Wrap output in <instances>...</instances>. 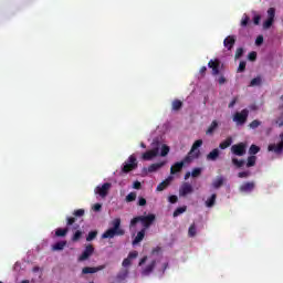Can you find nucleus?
Returning <instances> with one entry per match:
<instances>
[{
	"instance_id": "1",
	"label": "nucleus",
	"mask_w": 283,
	"mask_h": 283,
	"mask_svg": "<svg viewBox=\"0 0 283 283\" xmlns=\"http://www.w3.org/2000/svg\"><path fill=\"white\" fill-rule=\"evenodd\" d=\"M138 222H140V224L143 226L142 229H144V231H147V229H149V227H151L154 222H156V214L149 213L147 216L135 217L130 220L129 228L134 229V227H136Z\"/></svg>"
},
{
	"instance_id": "2",
	"label": "nucleus",
	"mask_w": 283,
	"mask_h": 283,
	"mask_svg": "<svg viewBox=\"0 0 283 283\" xmlns=\"http://www.w3.org/2000/svg\"><path fill=\"white\" fill-rule=\"evenodd\" d=\"M116 235H125V230L120 228V219L118 218L112 221V228H109L102 234V239L112 240V238H116Z\"/></svg>"
},
{
	"instance_id": "3",
	"label": "nucleus",
	"mask_w": 283,
	"mask_h": 283,
	"mask_svg": "<svg viewBox=\"0 0 283 283\" xmlns=\"http://www.w3.org/2000/svg\"><path fill=\"white\" fill-rule=\"evenodd\" d=\"M136 169H138V159H136V156L130 155L128 159L123 164L119 176H125V174H129Z\"/></svg>"
},
{
	"instance_id": "4",
	"label": "nucleus",
	"mask_w": 283,
	"mask_h": 283,
	"mask_svg": "<svg viewBox=\"0 0 283 283\" xmlns=\"http://www.w3.org/2000/svg\"><path fill=\"white\" fill-rule=\"evenodd\" d=\"M199 147H202V139H198L192 144L190 151L185 157V163H191L197 160V158H200V149H198Z\"/></svg>"
},
{
	"instance_id": "5",
	"label": "nucleus",
	"mask_w": 283,
	"mask_h": 283,
	"mask_svg": "<svg viewBox=\"0 0 283 283\" xmlns=\"http://www.w3.org/2000/svg\"><path fill=\"white\" fill-rule=\"evenodd\" d=\"M249 118V109L244 108L241 112L234 113L232 120L237 123V125H244Z\"/></svg>"
},
{
	"instance_id": "6",
	"label": "nucleus",
	"mask_w": 283,
	"mask_h": 283,
	"mask_svg": "<svg viewBox=\"0 0 283 283\" xmlns=\"http://www.w3.org/2000/svg\"><path fill=\"white\" fill-rule=\"evenodd\" d=\"M230 151L233 154V156H244L247 154V144H234L231 146Z\"/></svg>"
},
{
	"instance_id": "7",
	"label": "nucleus",
	"mask_w": 283,
	"mask_h": 283,
	"mask_svg": "<svg viewBox=\"0 0 283 283\" xmlns=\"http://www.w3.org/2000/svg\"><path fill=\"white\" fill-rule=\"evenodd\" d=\"M281 142L279 144H270L268 146V151H272L273 154H276V156H280L283 151V133L280 135Z\"/></svg>"
},
{
	"instance_id": "8",
	"label": "nucleus",
	"mask_w": 283,
	"mask_h": 283,
	"mask_svg": "<svg viewBox=\"0 0 283 283\" xmlns=\"http://www.w3.org/2000/svg\"><path fill=\"white\" fill-rule=\"evenodd\" d=\"M94 255V245L88 244L85 247L84 251L82 254L78 256V262H85V260H90Z\"/></svg>"
},
{
	"instance_id": "9",
	"label": "nucleus",
	"mask_w": 283,
	"mask_h": 283,
	"mask_svg": "<svg viewBox=\"0 0 283 283\" xmlns=\"http://www.w3.org/2000/svg\"><path fill=\"white\" fill-rule=\"evenodd\" d=\"M191 193H193V186L189 182H184L179 188L180 198H187Z\"/></svg>"
},
{
	"instance_id": "10",
	"label": "nucleus",
	"mask_w": 283,
	"mask_h": 283,
	"mask_svg": "<svg viewBox=\"0 0 283 283\" xmlns=\"http://www.w3.org/2000/svg\"><path fill=\"white\" fill-rule=\"evenodd\" d=\"M109 189H112V184L105 182L102 186L96 187L95 193L101 196V198H106L107 193H109Z\"/></svg>"
},
{
	"instance_id": "11",
	"label": "nucleus",
	"mask_w": 283,
	"mask_h": 283,
	"mask_svg": "<svg viewBox=\"0 0 283 283\" xmlns=\"http://www.w3.org/2000/svg\"><path fill=\"white\" fill-rule=\"evenodd\" d=\"M73 216L74 217L66 218V227H72V224L76 222V218H83L85 216V210L83 209L74 210Z\"/></svg>"
},
{
	"instance_id": "12",
	"label": "nucleus",
	"mask_w": 283,
	"mask_h": 283,
	"mask_svg": "<svg viewBox=\"0 0 283 283\" xmlns=\"http://www.w3.org/2000/svg\"><path fill=\"white\" fill-rule=\"evenodd\" d=\"M158 154H160V147L159 146L144 153L142 155V160H154V158H156V156H158Z\"/></svg>"
},
{
	"instance_id": "13",
	"label": "nucleus",
	"mask_w": 283,
	"mask_h": 283,
	"mask_svg": "<svg viewBox=\"0 0 283 283\" xmlns=\"http://www.w3.org/2000/svg\"><path fill=\"white\" fill-rule=\"evenodd\" d=\"M189 163L190 161H185V158L182 161L175 163V165L171 166V168H170L171 176H174L176 174H180V171H182V167H185V165H189Z\"/></svg>"
},
{
	"instance_id": "14",
	"label": "nucleus",
	"mask_w": 283,
	"mask_h": 283,
	"mask_svg": "<svg viewBox=\"0 0 283 283\" xmlns=\"http://www.w3.org/2000/svg\"><path fill=\"white\" fill-rule=\"evenodd\" d=\"M253 189H255V182L248 181L240 186L239 191H241V193H251Z\"/></svg>"
},
{
	"instance_id": "15",
	"label": "nucleus",
	"mask_w": 283,
	"mask_h": 283,
	"mask_svg": "<svg viewBox=\"0 0 283 283\" xmlns=\"http://www.w3.org/2000/svg\"><path fill=\"white\" fill-rule=\"evenodd\" d=\"M106 268V265H99L95 268L85 266L82 269L83 275H87L90 273H98V271H103Z\"/></svg>"
},
{
	"instance_id": "16",
	"label": "nucleus",
	"mask_w": 283,
	"mask_h": 283,
	"mask_svg": "<svg viewBox=\"0 0 283 283\" xmlns=\"http://www.w3.org/2000/svg\"><path fill=\"white\" fill-rule=\"evenodd\" d=\"M223 45L227 50H233V45H235V35H228L223 40Z\"/></svg>"
},
{
	"instance_id": "17",
	"label": "nucleus",
	"mask_w": 283,
	"mask_h": 283,
	"mask_svg": "<svg viewBox=\"0 0 283 283\" xmlns=\"http://www.w3.org/2000/svg\"><path fill=\"white\" fill-rule=\"evenodd\" d=\"M165 165H167V161L151 164L147 169L148 174H154L155 171H158V169H163V167H165Z\"/></svg>"
},
{
	"instance_id": "18",
	"label": "nucleus",
	"mask_w": 283,
	"mask_h": 283,
	"mask_svg": "<svg viewBox=\"0 0 283 283\" xmlns=\"http://www.w3.org/2000/svg\"><path fill=\"white\" fill-rule=\"evenodd\" d=\"M147 232V230L142 229L137 235L135 237V239L133 240V245L136 247V244H140V242H143V240H145V233Z\"/></svg>"
},
{
	"instance_id": "19",
	"label": "nucleus",
	"mask_w": 283,
	"mask_h": 283,
	"mask_svg": "<svg viewBox=\"0 0 283 283\" xmlns=\"http://www.w3.org/2000/svg\"><path fill=\"white\" fill-rule=\"evenodd\" d=\"M156 269V260H153L143 271L142 275H149Z\"/></svg>"
},
{
	"instance_id": "20",
	"label": "nucleus",
	"mask_w": 283,
	"mask_h": 283,
	"mask_svg": "<svg viewBox=\"0 0 283 283\" xmlns=\"http://www.w3.org/2000/svg\"><path fill=\"white\" fill-rule=\"evenodd\" d=\"M220 157V149L214 148L207 155V160L216 161Z\"/></svg>"
},
{
	"instance_id": "21",
	"label": "nucleus",
	"mask_w": 283,
	"mask_h": 283,
	"mask_svg": "<svg viewBox=\"0 0 283 283\" xmlns=\"http://www.w3.org/2000/svg\"><path fill=\"white\" fill-rule=\"evenodd\" d=\"M220 65H221V62L218 59L210 60L209 62V67L212 70V72H220Z\"/></svg>"
},
{
	"instance_id": "22",
	"label": "nucleus",
	"mask_w": 283,
	"mask_h": 283,
	"mask_svg": "<svg viewBox=\"0 0 283 283\" xmlns=\"http://www.w3.org/2000/svg\"><path fill=\"white\" fill-rule=\"evenodd\" d=\"M171 184V177H168L166 180L161 181L158 186L156 191H165L167 187Z\"/></svg>"
},
{
	"instance_id": "23",
	"label": "nucleus",
	"mask_w": 283,
	"mask_h": 283,
	"mask_svg": "<svg viewBox=\"0 0 283 283\" xmlns=\"http://www.w3.org/2000/svg\"><path fill=\"white\" fill-rule=\"evenodd\" d=\"M231 145H233V137H228L227 139H224L223 142H221L219 144V148L229 149V147H231Z\"/></svg>"
},
{
	"instance_id": "24",
	"label": "nucleus",
	"mask_w": 283,
	"mask_h": 283,
	"mask_svg": "<svg viewBox=\"0 0 283 283\" xmlns=\"http://www.w3.org/2000/svg\"><path fill=\"white\" fill-rule=\"evenodd\" d=\"M67 247V241H59L52 245V251H63Z\"/></svg>"
},
{
	"instance_id": "25",
	"label": "nucleus",
	"mask_w": 283,
	"mask_h": 283,
	"mask_svg": "<svg viewBox=\"0 0 283 283\" xmlns=\"http://www.w3.org/2000/svg\"><path fill=\"white\" fill-rule=\"evenodd\" d=\"M218 129V120H212L208 129L206 130L207 136H212L213 132Z\"/></svg>"
},
{
	"instance_id": "26",
	"label": "nucleus",
	"mask_w": 283,
	"mask_h": 283,
	"mask_svg": "<svg viewBox=\"0 0 283 283\" xmlns=\"http://www.w3.org/2000/svg\"><path fill=\"white\" fill-rule=\"evenodd\" d=\"M222 185H224V177H222V176L217 177L216 180H213V182H212V187L214 189H220V187H222Z\"/></svg>"
},
{
	"instance_id": "27",
	"label": "nucleus",
	"mask_w": 283,
	"mask_h": 283,
	"mask_svg": "<svg viewBox=\"0 0 283 283\" xmlns=\"http://www.w3.org/2000/svg\"><path fill=\"white\" fill-rule=\"evenodd\" d=\"M249 23H251V18L247 13H244L242 15L240 25H241V28H247L249 25Z\"/></svg>"
},
{
	"instance_id": "28",
	"label": "nucleus",
	"mask_w": 283,
	"mask_h": 283,
	"mask_svg": "<svg viewBox=\"0 0 283 283\" xmlns=\"http://www.w3.org/2000/svg\"><path fill=\"white\" fill-rule=\"evenodd\" d=\"M67 228H57L55 230V235L56 238H65V235H67Z\"/></svg>"
},
{
	"instance_id": "29",
	"label": "nucleus",
	"mask_w": 283,
	"mask_h": 283,
	"mask_svg": "<svg viewBox=\"0 0 283 283\" xmlns=\"http://www.w3.org/2000/svg\"><path fill=\"white\" fill-rule=\"evenodd\" d=\"M216 198H218V195L213 193L210 198L206 201V207L211 208L216 205Z\"/></svg>"
},
{
	"instance_id": "30",
	"label": "nucleus",
	"mask_w": 283,
	"mask_h": 283,
	"mask_svg": "<svg viewBox=\"0 0 283 283\" xmlns=\"http://www.w3.org/2000/svg\"><path fill=\"white\" fill-rule=\"evenodd\" d=\"M180 109H182V101L180 99L172 101V111L178 112Z\"/></svg>"
},
{
	"instance_id": "31",
	"label": "nucleus",
	"mask_w": 283,
	"mask_h": 283,
	"mask_svg": "<svg viewBox=\"0 0 283 283\" xmlns=\"http://www.w3.org/2000/svg\"><path fill=\"white\" fill-rule=\"evenodd\" d=\"M232 165L234 167H238V169H240V167H244V159H238L235 157H232Z\"/></svg>"
},
{
	"instance_id": "32",
	"label": "nucleus",
	"mask_w": 283,
	"mask_h": 283,
	"mask_svg": "<svg viewBox=\"0 0 283 283\" xmlns=\"http://www.w3.org/2000/svg\"><path fill=\"white\" fill-rule=\"evenodd\" d=\"M185 211H187V206L179 207L174 211L172 216L174 218H178V216H181Z\"/></svg>"
},
{
	"instance_id": "33",
	"label": "nucleus",
	"mask_w": 283,
	"mask_h": 283,
	"mask_svg": "<svg viewBox=\"0 0 283 283\" xmlns=\"http://www.w3.org/2000/svg\"><path fill=\"white\" fill-rule=\"evenodd\" d=\"M83 238V231L76 230L75 233L72 237V242H78Z\"/></svg>"
},
{
	"instance_id": "34",
	"label": "nucleus",
	"mask_w": 283,
	"mask_h": 283,
	"mask_svg": "<svg viewBox=\"0 0 283 283\" xmlns=\"http://www.w3.org/2000/svg\"><path fill=\"white\" fill-rule=\"evenodd\" d=\"M260 151V147L258 145H251L249 148L250 156H255Z\"/></svg>"
},
{
	"instance_id": "35",
	"label": "nucleus",
	"mask_w": 283,
	"mask_h": 283,
	"mask_svg": "<svg viewBox=\"0 0 283 283\" xmlns=\"http://www.w3.org/2000/svg\"><path fill=\"white\" fill-rule=\"evenodd\" d=\"M96 235H98V231L96 230L88 232V235L86 237V242H92V240H96Z\"/></svg>"
},
{
	"instance_id": "36",
	"label": "nucleus",
	"mask_w": 283,
	"mask_h": 283,
	"mask_svg": "<svg viewBox=\"0 0 283 283\" xmlns=\"http://www.w3.org/2000/svg\"><path fill=\"white\" fill-rule=\"evenodd\" d=\"M258 85H262V77H254L250 82V87H255Z\"/></svg>"
},
{
	"instance_id": "37",
	"label": "nucleus",
	"mask_w": 283,
	"mask_h": 283,
	"mask_svg": "<svg viewBox=\"0 0 283 283\" xmlns=\"http://www.w3.org/2000/svg\"><path fill=\"white\" fill-rule=\"evenodd\" d=\"M256 160H258V157L255 156L248 157L247 167H255Z\"/></svg>"
},
{
	"instance_id": "38",
	"label": "nucleus",
	"mask_w": 283,
	"mask_h": 283,
	"mask_svg": "<svg viewBox=\"0 0 283 283\" xmlns=\"http://www.w3.org/2000/svg\"><path fill=\"white\" fill-rule=\"evenodd\" d=\"M196 233H197L196 223H192V224L189 227L188 235H189V238H196Z\"/></svg>"
},
{
	"instance_id": "39",
	"label": "nucleus",
	"mask_w": 283,
	"mask_h": 283,
	"mask_svg": "<svg viewBox=\"0 0 283 283\" xmlns=\"http://www.w3.org/2000/svg\"><path fill=\"white\" fill-rule=\"evenodd\" d=\"M169 150H170L169 146L163 145V146H161V150H160V156H161V157L168 156Z\"/></svg>"
},
{
	"instance_id": "40",
	"label": "nucleus",
	"mask_w": 283,
	"mask_h": 283,
	"mask_svg": "<svg viewBox=\"0 0 283 283\" xmlns=\"http://www.w3.org/2000/svg\"><path fill=\"white\" fill-rule=\"evenodd\" d=\"M261 125H262V122H260V120H258V119H254V120H252V122L250 123L249 127H250L251 129H258V127L261 126Z\"/></svg>"
},
{
	"instance_id": "41",
	"label": "nucleus",
	"mask_w": 283,
	"mask_h": 283,
	"mask_svg": "<svg viewBox=\"0 0 283 283\" xmlns=\"http://www.w3.org/2000/svg\"><path fill=\"white\" fill-rule=\"evenodd\" d=\"M268 19L275 21V8H270L268 10Z\"/></svg>"
},
{
	"instance_id": "42",
	"label": "nucleus",
	"mask_w": 283,
	"mask_h": 283,
	"mask_svg": "<svg viewBox=\"0 0 283 283\" xmlns=\"http://www.w3.org/2000/svg\"><path fill=\"white\" fill-rule=\"evenodd\" d=\"M200 174H202L201 168H193L192 171H191L192 178H198V176H200Z\"/></svg>"
},
{
	"instance_id": "43",
	"label": "nucleus",
	"mask_w": 283,
	"mask_h": 283,
	"mask_svg": "<svg viewBox=\"0 0 283 283\" xmlns=\"http://www.w3.org/2000/svg\"><path fill=\"white\" fill-rule=\"evenodd\" d=\"M136 200V192H130L126 196V202H134Z\"/></svg>"
},
{
	"instance_id": "44",
	"label": "nucleus",
	"mask_w": 283,
	"mask_h": 283,
	"mask_svg": "<svg viewBox=\"0 0 283 283\" xmlns=\"http://www.w3.org/2000/svg\"><path fill=\"white\" fill-rule=\"evenodd\" d=\"M244 54V49L238 48L234 54V59H241V56Z\"/></svg>"
},
{
	"instance_id": "45",
	"label": "nucleus",
	"mask_w": 283,
	"mask_h": 283,
	"mask_svg": "<svg viewBox=\"0 0 283 283\" xmlns=\"http://www.w3.org/2000/svg\"><path fill=\"white\" fill-rule=\"evenodd\" d=\"M273 21L274 20H271L270 18H268V20L263 23V28L265 30H269V28H271V25H273Z\"/></svg>"
},
{
	"instance_id": "46",
	"label": "nucleus",
	"mask_w": 283,
	"mask_h": 283,
	"mask_svg": "<svg viewBox=\"0 0 283 283\" xmlns=\"http://www.w3.org/2000/svg\"><path fill=\"white\" fill-rule=\"evenodd\" d=\"M249 61H255L258 59V52L252 51L248 55Z\"/></svg>"
},
{
	"instance_id": "47",
	"label": "nucleus",
	"mask_w": 283,
	"mask_h": 283,
	"mask_svg": "<svg viewBox=\"0 0 283 283\" xmlns=\"http://www.w3.org/2000/svg\"><path fill=\"white\" fill-rule=\"evenodd\" d=\"M168 202H170V205H176V202H178V196L171 195L168 197Z\"/></svg>"
},
{
	"instance_id": "48",
	"label": "nucleus",
	"mask_w": 283,
	"mask_h": 283,
	"mask_svg": "<svg viewBox=\"0 0 283 283\" xmlns=\"http://www.w3.org/2000/svg\"><path fill=\"white\" fill-rule=\"evenodd\" d=\"M129 272L126 270L117 275V280H126Z\"/></svg>"
},
{
	"instance_id": "49",
	"label": "nucleus",
	"mask_w": 283,
	"mask_h": 283,
	"mask_svg": "<svg viewBox=\"0 0 283 283\" xmlns=\"http://www.w3.org/2000/svg\"><path fill=\"white\" fill-rule=\"evenodd\" d=\"M122 266L124 268L132 266V260L127 256L126 259H124Z\"/></svg>"
},
{
	"instance_id": "50",
	"label": "nucleus",
	"mask_w": 283,
	"mask_h": 283,
	"mask_svg": "<svg viewBox=\"0 0 283 283\" xmlns=\"http://www.w3.org/2000/svg\"><path fill=\"white\" fill-rule=\"evenodd\" d=\"M127 258H129V260H136L138 258V251L129 252Z\"/></svg>"
},
{
	"instance_id": "51",
	"label": "nucleus",
	"mask_w": 283,
	"mask_h": 283,
	"mask_svg": "<svg viewBox=\"0 0 283 283\" xmlns=\"http://www.w3.org/2000/svg\"><path fill=\"white\" fill-rule=\"evenodd\" d=\"M264 43V36L259 35L255 40V45H262Z\"/></svg>"
},
{
	"instance_id": "52",
	"label": "nucleus",
	"mask_w": 283,
	"mask_h": 283,
	"mask_svg": "<svg viewBox=\"0 0 283 283\" xmlns=\"http://www.w3.org/2000/svg\"><path fill=\"white\" fill-rule=\"evenodd\" d=\"M244 70H247V62H240L238 71L244 72Z\"/></svg>"
},
{
	"instance_id": "53",
	"label": "nucleus",
	"mask_w": 283,
	"mask_h": 283,
	"mask_svg": "<svg viewBox=\"0 0 283 283\" xmlns=\"http://www.w3.org/2000/svg\"><path fill=\"white\" fill-rule=\"evenodd\" d=\"M145 205H147V199L140 197L139 200H138V206H139V207H145Z\"/></svg>"
},
{
	"instance_id": "54",
	"label": "nucleus",
	"mask_w": 283,
	"mask_h": 283,
	"mask_svg": "<svg viewBox=\"0 0 283 283\" xmlns=\"http://www.w3.org/2000/svg\"><path fill=\"white\" fill-rule=\"evenodd\" d=\"M261 19H262L261 15H254V18H253V23H254V25H260Z\"/></svg>"
},
{
	"instance_id": "55",
	"label": "nucleus",
	"mask_w": 283,
	"mask_h": 283,
	"mask_svg": "<svg viewBox=\"0 0 283 283\" xmlns=\"http://www.w3.org/2000/svg\"><path fill=\"white\" fill-rule=\"evenodd\" d=\"M239 178H249V171H241L238 174Z\"/></svg>"
},
{
	"instance_id": "56",
	"label": "nucleus",
	"mask_w": 283,
	"mask_h": 283,
	"mask_svg": "<svg viewBox=\"0 0 283 283\" xmlns=\"http://www.w3.org/2000/svg\"><path fill=\"white\" fill-rule=\"evenodd\" d=\"M92 209H93V211H101V209H103V205L95 203Z\"/></svg>"
},
{
	"instance_id": "57",
	"label": "nucleus",
	"mask_w": 283,
	"mask_h": 283,
	"mask_svg": "<svg viewBox=\"0 0 283 283\" xmlns=\"http://www.w3.org/2000/svg\"><path fill=\"white\" fill-rule=\"evenodd\" d=\"M235 103H238V98H233L230 103H229V105H228V107L231 109V108H233L234 106H235Z\"/></svg>"
},
{
	"instance_id": "58",
	"label": "nucleus",
	"mask_w": 283,
	"mask_h": 283,
	"mask_svg": "<svg viewBox=\"0 0 283 283\" xmlns=\"http://www.w3.org/2000/svg\"><path fill=\"white\" fill-rule=\"evenodd\" d=\"M133 187H134L135 189H140V187H142L140 181H135V182L133 184Z\"/></svg>"
},
{
	"instance_id": "59",
	"label": "nucleus",
	"mask_w": 283,
	"mask_h": 283,
	"mask_svg": "<svg viewBox=\"0 0 283 283\" xmlns=\"http://www.w3.org/2000/svg\"><path fill=\"white\" fill-rule=\"evenodd\" d=\"M224 83H227V78H224V76H221L219 78V85H224Z\"/></svg>"
},
{
	"instance_id": "60",
	"label": "nucleus",
	"mask_w": 283,
	"mask_h": 283,
	"mask_svg": "<svg viewBox=\"0 0 283 283\" xmlns=\"http://www.w3.org/2000/svg\"><path fill=\"white\" fill-rule=\"evenodd\" d=\"M145 262H147V256H144L140 259L139 266H143V264H145Z\"/></svg>"
},
{
	"instance_id": "61",
	"label": "nucleus",
	"mask_w": 283,
	"mask_h": 283,
	"mask_svg": "<svg viewBox=\"0 0 283 283\" xmlns=\"http://www.w3.org/2000/svg\"><path fill=\"white\" fill-rule=\"evenodd\" d=\"M189 178H191V172H186L185 180H189Z\"/></svg>"
},
{
	"instance_id": "62",
	"label": "nucleus",
	"mask_w": 283,
	"mask_h": 283,
	"mask_svg": "<svg viewBox=\"0 0 283 283\" xmlns=\"http://www.w3.org/2000/svg\"><path fill=\"white\" fill-rule=\"evenodd\" d=\"M140 147H143L145 149V147H147V146L144 143H142Z\"/></svg>"
},
{
	"instance_id": "63",
	"label": "nucleus",
	"mask_w": 283,
	"mask_h": 283,
	"mask_svg": "<svg viewBox=\"0 0 283 283\" xmlns=\"http://www.w3.org/2000/svg\"><path fill=\"white\" fill-rule=\"evenodd\" d=\"M78 227H80L78 224H75L73 226V229H78Z\"/></svg>"
},
{
	"instance_id": "64",
	"label": "nucleus",
	"mask_w": 283,
	"mask_h": 283,
	"mask_svg": "<svg viewBox=\"0 0 283 283\" xmlns=\"http://www.w3.org/2000/svg\"><path fill=\"white\" fill-rule=\"evenodd\" d=\"M21 283H30V281H28V280H24V281H22Z\"/></svg>"
}]
</instances>
